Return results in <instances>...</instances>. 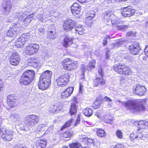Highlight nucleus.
<instances>
[{
	"label": "nucleus",
	"mask_w": 148,
	"mask_h": 148,
	"mask_svg": "<svg viewBox=\"0 0 148 148\" xmlns=\"http://www.w3.org/2000/svg\"><path fill=\"white\" fill-rule=\"evenodd\" d=\"M117 101L119 102H121L119 100H118ZM121 102L125 105L127 109L132 111L133 110V112L141 111L145 109L144 106L138 100H130L126 102Z\"/></svg>",
	"instance_id": "obj_1"
},
{
	"label": "nucleus",
	"mask_w": 148,
	"mask_h": 148,
	"mask_svg": "<svg viewBox=\"0 0 148 148\" xmlns=\"http://www.w3.org/2000/svg\"><path fill=\"white\" fill-rule=\"evenodd\" d=\"M14 132L6 128L0 127V138H2L5 141L11 140L14 137Z\"/></svg>",
	"instance_id": "obj_2"
},
{
	"label": "nucleus",
	"mask_w": 148,
	"mask_h": 148,
	"mask_svg": "<svg viewBox=\"0 0 148 148\" xmlns=\"http://www.w3.org/2000/svg\"><path fill=\"white\" fill-rule=\"evenodd\" d=\"M39 121V117L36 115H29L26 116L25 118V124L28 127H33Z\"/></svg>",
	"instance_id": "obj_3"
},
{
	"label": "nucleus",
	"mask_w": 148,
	"mask_h": 148,
	"mask_svg": "<svg viewBox=\"0 0 148 148\" xmlns=\"http://www.w3.org/2000/svg\"><path fill=\"white\" fill-rule=\"evenodd\" d=\"M31 41L30 35L28 33L23 34L15 42V45L16 47L19 48L23 45L29 43Z\"/></svg>",
	"instance_id": "obj_4"
},
{
	"label": "nucleus",
	"mask_w": 148,
	"mask_h": 148,
	"mask_svg": "<svg viewBox=\"0 0 148 148\" xmlns=\"http://www.w3.org/2000/svg\"><path fill=\"white\" fill-rule=\"evenodd\" d=\"M69 76L68 74L65 73L58 77L56 79L58 85L63 87L66 85L69 81Z\"/></svg>",
	"instance_id": "obj_5"
},
{
	"label": "nucleus",
	"mask_w": 148,
	"mask_h": 148,
	"mask_svg": "<svg viewBox=\"0 0 148 148\" xmlns=\"http://www.w3.org/2000/svg\"><path fill=\"white\" fill-rule=\"evenodd\" d=\"M98 72L99 75L102 78L98 77L96 78L94 80V85L95 86H97L99 84L101 85H104L105 84V80L103 79V72L102 68V66L99 65L98 66Z\"/></svg>",
	"instance_id": "obj_6"
},
{
	"label": "nucleus",
	"mask_w": 148,
	"mask_h": 148,
	"mask_svg": "<svg viewBox=\"0 0 148 148\" xmlns=\"http://www.w3.org/2000/svg\"><path fill=\"white\" fill-rule=\"evenodd\" d=\"M39 49L38 45L35 43L31 44L26 47L25 52L27 54L32 55L36 53Z\"/></svg>",
	"instance_id": "obj_7"
},
{
	"label": "nucleus",
	"mask_w": 148,
	"mask_h": 148,
	"mask_svg": "<svg viewBox=\"0 0 148 148\" xmlns=\"http://www.w3.org/2000/svg\"><path fill=\"white\" fill-rule=\"evenodd\" d=\"M76 24V22L71 19H68L64 22L63 28L66 31H69L75 27Z\"/></svg>",
	"instance_id": "obj_8"
},
{
	"label": "nucleus",
	"mask_w": 148,
	"mask_h": 148,
	"mask_svg": "<svg viewBox=\"0 0 148 148\" xmlns=\"http://www.w3.org/2000/svg\"><path fill=\"white\" fill-rule=\"evenodd\" d=\"M18 23H13V26L8 30L7 33V36L12 37L19 33L18 30L20 26L18 25Z\"/></svg>",
	"instance_id": "obj_9"
},
{
	"label": "nucleus",
	"mask_w": 148,
	"mask_h": 148,
	"mask_svg": "<svg viewBox=\"0 0 148 148\" xmlns=\"http://www.w3.org/2000/svg\"><path fill=\"white\" fill-rule=\"evenodd\" d=\"M129 48L130 53L134 55L139 54L141 49L139 43L136 42L134 45L130 46Z\"/></svg>",
	"instance_id": "obj_10"
},
{
	"label": "nucleus",
	"mask_w": 148,
	"mask_h": 148,
	"mask_svg": "<svg viewBox=\"0 0 148 148\" xmlns=\"http://www.w3.org/2000/svg\"><path fill=\"white\" fill-rule=\"evenodd\" d=\"M20 60L18 54L17 52H14L10 56L9 62L12 65L17 66Z\"/></svg>",
	"instance_id": "obj_11"
},
{
	"label": "nucleus",
	"mask_w": 148,
	"mask_h": 148,
	"mask_svg": "<svg viewBox=\"0 0 148 148\" xmlns=\"http://www.w3.org/2000/svg\"><path fill=\"white\" fill-rule=\"evenodd\" d=\"M134 10H132V7L131 6H128L124 8L121 12V14L123 16L130 17L134 14Z\"/></svg>",
	"instance_id": "obj_12"
},
{
	"label": "nucleus",
	"mask_w": 148,
	"mask_h": 148,
	"mask_svg": "<svg viewBox=\"0 0 148 148\" xmlns=\"http://www.w3.org/2000/svg\"><path fill=\"white\" fill-rule=\"evenodd\" d=\"M133 90H134V92L135 93L140 95H144L147 90L145 87L140 85H137L135 88L134 87Z\"/></svg>",
	"instance_id": "obj_13"
},
{
	"label": "nucleus",
	"mask_w": 148,
	"mask_h": 148,
	"mask_svg": "<svg viewBox=\"0 0 148 148\" xmlns=\"http://www.w3.org/2000/svg\"><path fill=\"white\" fill-rule=\"evenodd\" d=\"M143 135L139 130H137L130 134V139L132 140H134V139L139 140L141 139L143 136Z\"/></svg>",
	"instance_id": "obj_14"
},
{
	"label": "nucleus",
	"mask_w": 148,
	"mask_h": 148,
	"mask_svg": "<svg viewBox=\"0 0 148 148\" xmlns=\"http://www.w3.org/2000/svg\"><path fill=\"white\" fill-rule=\"evenodd\" d=\"M71 11L74 15L79 14L81 10V7L77 3H74L71 7Z\"/></svg>",
	"instance_id": "obj_15"
},
{
	"label": "nucleus",
	"mask_w": 148,
	"mask_h": 148,
	"mask_svg": "<svg viewBox=\"0 0 148 148\" xmlns=\"http://www.w3.org/2000/svg\"><path fill=\"white\" fill-rule=\"evenodd\" d=\"M73 88L72 87H69L67 88L66 90L64 91L61 94V97L66 99L70 96L73 91Z\"/></svg>",
	"instance_id": "obj_16"
},
{
	"label": "nucleus",
	"mask_w": 148,
	"mask_h": 148,
	"mask_svg": "<svg viewBox=\"0 0 148 148\" xmlns=\"http://www.w3.org/2000/svg\"><path fill=\"white\" fill-rule=\"evenodd\" d=\"M32 79L22 75L20 79V82L21 85H28L31 82Z\"/></svg>",
	"instance_id": "obj_17"
},
{
	"label": "nucleus",
	"mask_w": 148,
	"mask_h": 148,
	"mask_svg": "<svg viewBox=\"0 0 148 148\" xmlns=\"http://www.w3.org/2000/svg\"><path fill=\"white\" fill-rule=\"evenodd\" d=\"M3 8L4 12L5 13H9L10 11L12 8V5L9 0H8L4 4H3Z\"/></svg>",
	"instance_id": "obj_18"
},
{
	"label": "nucleus",
	"mask_w": 148,
	"mask_h": 148,
	"mask_svg": "<svg viewBox=\"0 0 148 148\" xmlns=\"http://www.w3.org/2000/svg\"><path fill=\"white\" fill-rule=\"evenodd\" d=\"M77 103L76 100L75 99L71 103L70 113L71 116L75 115L77 112V106L76 105Z\"/></svg>",
	"instance_id": "obj_19"
},
{
	"label": "nucleus",
	"mask_w": 148,
	"mask_h": 148,
	"mask_svg": "<svg viewBox=\"0 0 148 148\" xmlns=\"http://www.w3.org/2000/svg\"><path fill=\"white\" fill-rule=\"evenodd\" d=\"M46 145L47 141L45 139L38 140L36 144L37 148H45Z\"/></svg>",
	"instance_id": "obj_20"
},
{
	"label": "nucleus",
	"mask_w": 148,
	"mask_h": 148,
	"mask_svg": "<svg viewBox=\"0 0 148 148\" xmlns=\"http://www.w3.org/2000/svg\"><path fill=\"white\" fill-rule=\"evenodd\" d=\"M35 15V14L34 13H33L30 14V15L28 16L27 18H25L22 21H21L20 22L18 21L17 23H18V25L22 24L23 23H24L25 24H27L29 23L31 21H32V18L33 17H34V16Z\"/></svg>",
	"instance_id": "obj_21"
},
{
	"label": "nucleus",
	"mask_w": 148,
	"mask_h": 148,
	"mask_svg": "<svg viewBox=\"0 0 148 148\" xmlns=\"http://www.w3.org/2000/svg\"><path fill=\"white\" fill-rule=\"evenodd\" d=\"M52 75V72L49 71H46L42 73L40 78L42 79H51Z\"/></svg>",
	"instance_id": "obj_22"
},
{
	"label": "nucleus",
	"mask_w": 148,
	"mask_h": 148,
	"mask_svg": "<svg viewBox=\"0 0 148 148\" xmlns=\"http://www.w3.org/2000/svg\"><path fill=\"white\" fill-rule=\"evenodd\" d=\"M125 67V65L124 64L122 65L121 64H119V65H115L114 66V68L115 71L118 73L122 74L123 71V69H124Z\"/></svg>",
	"instance_id": "obj_23"
},
{
	"label": "nucleus",
	"mask_w": 148,
	"mask_h": 148,
	"mask_svg": "<svg viewBox=\"0 0 148 148\" xmlns=\"http://www.w3.org/2000/svg\"><path fill=\"white\" fill-rule=\"evenodd\" d=\"M22 75L32 80L34 77L35 73L34 71L32 70H27L25 71Z\"/></svg>",
	"instance_id": "obj_24"
},
{
	"label": "nucleus",
	"mask_w": 148,
	"mask_h": 148,
	"mask_svg": "<svg viewBox=\"0 0 148 148\" xmlns=\"http://www.w3.org/2000/svg\"><path fill=\"white\" fill-rule=\"evenodd\" d=\"M73 43L72 39L68 37H65L64 39L63 45L64 47H67Z\"/></svg>",
	"instance_id": "obj_25"
},
{
	"label": "nucleus",
	"mask_w": 148,
	"mask_h": 148,
	"mask_svg": "<svg viewBox=\"0 0 148 148\" xmlns=\"http://www.w3.org/2000/svg\"><path fill=\"white\" fill-rule=\"evenodd\" d=\"M146 121H141L137 122H135L134 123V125L139 128L144 129L145 128Z\"/></svg>",
	"instance_id": "obj_26"
},
{
	"label": "nucleus",
	"mask_w": 148,
	"mask_h": 148,
	"mask_svg": "<svg viewBox=\"0 0 148 148\" xmlns=\"http://www.w3.org/2000/svg\"><path fill=\"white\" fill-rule=\"evenodd\" d=\"M18 19L22 21L25 18H27L28 16L30 15L29 12L27 11H25L24 12H21L18 14Z\"/></svg>",
	"instance_id": "obj_27"
},
{
	"label": "nucleus",
	"mask_w": 148,
	"mask_h": 148,
	"mask_svg": "<svg viewBox=\"0 0 148 148\" xmlns=\"http://www.w3.org/2000/svg\"><path fill=\"white\" fill-rule=\"evenodd\" d=\"M38 86L40 89L44 90L48 87L47 85L46 86V83L42 79L40 78V81L38 84Z\"/></svg>",
	"instance_id": "obj_28"
},
{
	"label": "nucleus",
	"mask_w": 148,
	"mask_h": 148,
	"mask_svg": "<svg viewBox=\"0 0 148 148\" xmlns=\"http://www.w3.org/2000/svg\"><path fill=\"white\" fill-rule=\"evenodd\" d=\"M122 75H131L132 73V71L130 68H129L127 66L125 65L124 69H123V71Z\"/></svg>",
	"instance_id": "obj_29"
},
{
	"label": "nucleus",
	"mask_w": 148,
	"mask_h": 148,
	"mask_svg": "<svg viewBox=\"0 0 148 148\" xmlns=\"http://www.w3.org/2000/svg\"><path fill=\"white\" fill-rule=\"evenodd\" d=\"M74 32L77 33L80 35L83 34L84 30L83 28L81 26H77L75 29Z\"/></svg>",
	"instance_id": "obj_30"
},
{
	"label": "nucleus",
	"mask_w": 148,
	"mask_h": 148,
	"mask_svg": "<svg viewBox=\"0 0 148 148\" xmlns=\"http://www.w3.org/2000/svg\"><path fill=\"white\" fill-rule=\"evenodd\" d=\"M83 113L86 116H90L92 114V110L90 108H87L83 110Z\"/></svg>",
	"instance_id": "obj_31"
},
{
	"label": "nucleus",
	"mask_w": 148,
	"mask_h": 148,
	"mask_svg": "<svg viewBox=\"0 0 148 148\" xmlns=\"http://www.w3.org/2000/svg\"><path fill=\"white\" fill-rule=\"evenodd\" d=\"M73 133V132L71 130H69L65 132L63 134V137L65 138H69L71 137Z\"/></svg>",
	"instance_id": "obj_32"
},
{
	"label": "nucleus",
	"mask_w": 148,
	"mask_h": 148,
	"mask_svg": "<svg viewBox=\"0 0 148 148\" xmlns=\"http://www.w3.org/2000/svg\"><path fill=\"white\" fill-rule=\"evenodd\" d=\"M70 148H82L81 144L79 142L74 143L70 144Z\"/></svg>",
	"instance_id": "obj_33"
},
{
	"label": "nucleus",
	"mask_w": 148,
	"mask_h": 148,
	"mask_svg": "<svg viewBox=\"0 0 148 148\" xmlns=\"http://www.w3.org/2000/svg\"><path fill=\"white\" fill-rule=\"evenodd\" d=\"M47 127L46 125L44 124H40L37 127V130L39 132H43Z\"/></svg>",
	"instance_id": "obj_34"
},
{
	"label": "nucleus",
	"mask_w": 148,
	"mask_h": 148,
	"mask_svg": "<svg viewBox=\"0 0 148 148\" xmlns=\"http://www.w3.org/2000/svg\"><path fill=\"white\" fill-rule=\"evenodd\" d=\"M113 14L112 12L110 11H107L102 15V17L105 19L107 20Z\"/></svg>",
	"instance_id": "obj_35"
},
{
	"label": "nucleus",
	"mask_w": 148,
	"mask_h": 148,
	"mask_svg": "<svg viewBox=\"0 0 148 148\" xmlns=\"http://www.w3.org/2000/svg\"><path fill=\"white\" fill-rule=\"evenodd\" d=\"M39 64L36 60H30L29 61L28 65L30 66H33L34 67H36L39 66Z\"/></svg>",
	"instance_id": "obj_36"
},
{
	"label": "nucleus",
	"mask_w": 148,
	"mask_h": 148,
	"mask_svg": "<svg viewBox=\"0 0 148 148\" xmlns=\"http://www.w3.org/2000/svg\"><path fill=\"white\" fill-rule=\"evenodd\" d=\"M102 102L103 101L101 100H99V101L97 100L94 103L93 105V107L95 109L98 108L100 107Z\"/></svg>",
	"instance_id": "obj_37"
},
{
	"label": "nucleus",
	"mask_w": 148,
	"mask_h": 148,
	"mask_svg": "<svg viewBox=\"0 0 148 148\" xmlns=\"http://www.w3.org/2000/svg\"><path fill=\"white\" fill-rule=\"evenodd\" d=\"M85 22L87 26L90 27L92 25L93 20L92 18H90V17H87L85 20Z\"/></svg>",
	"instance_id": "obj_38"
},
{
	"label": "nucleus",
	"mask_w": 148,
	"mask_h": 148,
	"mask_svg": "<svg viewBox=\"0 0 148 148\" xmlns=\"http://www.w3.org/2000/svg\"><path fill=\"white\" fill-rule=\"evenodd\" d=\"M56 36V34L54 32L52 33V34H47V38L50 40H53Z\"/></svg>",
	"instance_id": "obj_39"
},
{
	"label": "nucleus",
	"mask_w": 148,
	"mask_h": 148,
	"mask_svg": "<svg viewBox=\"0 0 148 148\" xmlns=\"http://www.w3.org/2000/svg\"><path fill=\"white\" fill-rule=\"evenodd\" d=\"M124 42L123 40H120L116 43L114 44H112V46L113 48H117L119 47L121 45H122Z\"/></svg>",
	"instance_id": "obj_40"
},
{
	"label": "nucleus",
	"mask_w": 148,
	"mask_h": 148,
	"mask_svg": "<svg viewBox=\"0 0 148 148\" xmlns=\"http://www.w3.org/2000/svg\"><path fill=\"white\" fill-rule=\"evenodd\" d=\"M105 131L101 129L99 130L97 132V135L101 137H105Z\"/></svg>",
	"instance_id": "obj_41"
},
{
	"label": "nucleus",
	"mask_w": 148,
	"mask_h": 148,
	"mask_svg": "<svg viewBox=\"0 0 148 148\" xmlns=\"http://www.w3.org/2000/svg\"><path fill=\"white\" fill-rule=\"evenodd\" d=\"M16 97L12 95H10L7 97V102H11V101H16Z\"/></svg>",
	"instance_id": "obj_42"
},
{
	"label": "nucleus",
	"mask_w": 148,
	"mask_h": 148,
	"mask_svg": "<svg viewBox=\"0 0 148 148\" xmlns=\"http://www.w3.org/2000/svg\"><path fill=\"white\" fill-rule=\"evenodd\" d=\"M120 23V20L118 18H115L111 21V23L113 25H115V26H117Z\"/></svg>",
	"instance_id": "obj_43"
},
{
	"label": "nucleus",
	"mask_w": 148,
	"mask_h": 148,
	"mask_svg": "<svg viewBox=\"0 0 148 148\" xmlns=\"http://www.w3.org/2000/svg\"><path fill=\"white\" fill-rule=\"evenodd\" d=\"M9 117L11 119L14 121H15V119L17 120L19 118V115L16 114H12L11 113L10 114Z\"/></svg>",
	"instance_id": "obj_44"
},
{
	"label": "nucleus",
	"mask_w": 148,
	"mask_h": 148,
	"mask_svg": "<svg viewBox=\"0 0 148 148\" xmlns=\"http://www.w3.org/2000/svg\"><path fill=\"white\" fill-rule=\"evenodd\" d=\"M71 67V62H70L67 63L66 64H64L63 66V68L66 70L70 71L72 70V67Z\"/></svg>",
	"instance_id": "obj_45"
},
{
	"label": "nucleus",
	"mask_w": 148,
	"mask_h": 148,
	"mask_svg": "<svg viewBox=\"0 0 148 148\" xmlns=\"http://www.w3.org/2000/svg\"><path fill=\"white\" fill-rule=\"evenodd\" d=\"M95 61L94 60H92V61L90 62L88 66L87 67L88 68V69L89 70L90 69L95 68Z\"/></svg>",
	"instance_id": "obj_46"
},
{
	"label": "nucleus",
	"mask_w": 148,
	"mask_h": 148,
	"mask_svg": "<svg viewBox=\"0 0 148 148\" xmlns=\"http://www.w3.org/2000/svg\"><path fill=\"white\" fill-rule=\"evenodd\" d=\"M17 100L15 101H11V102H7V103L9 106L12 108L16 105L17 104Z\"/></svg>",
	"instance_id": "obj_47"
},
{
	"label": "nucleus",
	"mask_w": 148,
	"mask_h": 148,
	"mask_svg": "<svg viewBox=\"0 0 148 148\" xmlns=\"http://www.w3.org/2000/svg\"><path fill=\"white\" fill-rule=\"evenodd\" d=\"M56 111V107L55 105L51 106L49 108V113L55 112Z\"/></svg>",
	"instance_id": "obj_48"
},
{
	"label": "nucleus",
	"mask_w": 148,
	"mask_h": 148,
	"mask_svg": "<svg viewBox=\"0 0 148 148\" xmlns=\"http://www.w3.org/2000/svg\"><path fill=\"white\" fill-rule=\"evenodd\" d=\"M110 40V37L109 36H107L103 39V44L104 46H106L107 43L108 41Z\"/></svg>",
	"instance_id": "obj_49"
},
{
	"label": "nucleus",
	"mask_w": 148,
	"mask_h": 148,
	"mask_svg": "<svg viewBox=\"0 0 148 148\" xmlns=\"http://www.w3.org/2000/svg\"><path fill=\"white\" fill-rule=\"evenodd\" d=\"M116 135L118 138L120 139L122 138L123 133L121 130H117L116 132Z\"/></svg>",
	"instance_id": "obj_50"
},
{
	"label": "nucleus",
	"mask_w": 148,
	"mask_h": 148,
	"mask_svg": "<svg viewBox=\"0 0 148 148\" xmlns=\"http://www.w3.org/2000/svg\"><path fill=\"white\" fill-rule=\"evenodd\" d=\"M72 69H76L78 66V63L76 62H71Z\"/></svg>",
	"instance_id": "obj_51"
},
{
	"label": "nucleus",
	"mask_w": 148,
	"mask_h": 148,
	"mask_svg": "<svg viewBox=\"0 0 148 148\" xmlns=\"http://www.w3.org/2000/svg\"><path fill=\"white\" fill-rule=\"evenodd\" d=\"M71 122L72 120H71L66 122L65 125L62 127L61 128V130H62L65 128L69 126L71 123Z\"/></svg>",
	"instance_id": "obj_52"
},
{
	"label": "nucleus",
	"mask_w": 148,
	"mask_h": 148,
	"mask_svg": "<svg viewBox=\"0 0 148 148\" xmlns=\"http://www.w3.org/2000/svg\"><path fill=\"white\" fill-rule=\"evenodd\" d=\"M53 129V126L51 125L49 127L47 130L45 132V133H50L51 132L52 130Z\"/></svg>",
	"instance_id": "obj_53"
},
{
	"label": "nucleus",
	"mask_w": 148,
	"mask_h": 148,
	"mask_svg": "<svg viewBox=\"0 0 148 148\" xmlns=\"http://www.w3.org/2000/svg\"><path fill=\"white\" fill-rule=\"evenodd\" d=\"M104 118V121L106 123H111L112 122V121H113L112 119L109 118H106L105 117Z\"/></svg>",
	"instance_id": "obj_54"
},
{
	"label": "nucleus",
	"mask_w": 148,
	"mask_h": 148,
	"mask_svg": "<svg viewBox=\"0 0 148 148\" xmlns=\"http://www.w3.org/2000/svg\"><path fill=\"white\" fill-rule=\"evenodd\" d=\"M128 27V25H122L119 27L120 29L121 30H125Z\"/></svg>",
	"instance_id": "obj_55"
},
{
	"label": "nucleus",
	"mask_w": 148,
	"mask_h": 148,
	"mask_svg": "<svg viewBox=\"0 0 148 148\" xmlns=\"http://www.w3.org/2000/svg\"><path fill=\"white\" fill-rule=\"evenodd\" d=\"M69 61L70 59H69L67 58L65 59L62 62V64L64 66V64H66L67 63L70 62H69Z\"/></svg>",
	"instance_id": "obj_56"
},
{
	"label": "nucleus",
	"mask_w": 148,
	"mask_h": 148,
	"mask_svg": "<svg viewBox=\"0 0 148 148\" xmlns=\"http://www.w3.org/2000/svg\"><path fill=\"white\" fill-rule=\"evenodd\" d=\"M46 83V86L47 85L48 86L51 84V79H48L47 80L45 79H42Z\"/></svg>",
	"instance_id": "obj_57"
},
{
	"label": "nucleus",
	"mask_w": 148,
	"mask_h": 148,
	"mask_svg": "<svg viewBox=\"0 0 148 148\" xmlns=\"http://www.w3.org/2000/svg\"><path fill=\"white\" fill-rule=\"evenodd\" d=\"M39 32L40 34H43L45 31V29L42 27H40L38 29Z\"/></svg>",
	"instance_id": "obj_58"
},
{
	"label": "nucleus",
	"mask_w": 148,
	"mask_h": 148,
	"mask_svg": "<svg viewBox=\"0 0 148 148\" xmlns=\"http://www.w3.org/2000/svg\"><path fill=\"white\" fill-rule=\"evenodd\" d=\"M124 146L121 144H118L115 145L113 148H124Z\"/></svg>",
	"instance_id": "obj_59"
},
{
	"label": "nucleus",
	"mask_w": 148,
	"mask_h": 148,
	"mask_svg": "<svg viewBox=\"0 0 148 148\" xmlns=\"http://www.w3.org/2000/svg\"><path fill=\"white\" fill-rule=\"evenodd\" d=\"M90 15L88 17H90V18H93L95 15V13L94 11H91L90 13Z\"/></svg>",
	"instance_id": "obj_60"
},
{
	"label": "nucleus",
	"mask_w": 148,
	"mask_h": 148,
	"mask_svg": "<svg viewBox=\"0 0 148 148\" xmlns=\"http://www.w3.org/2000/svg\"><path fill=\"white\" fill-rule=\"evenodd\" d=\"M85 140L87 141L89 143H92L93 142V140L91 138H85Z\"/></svg>",
	"instance_id": "obj_61"
},
{
	"label": "nucleus",
	"mask_w": 148,
	"mask_h": 148,
	"mask_svg": "<svg viewBox=\"0 0 148 148\" xmlns=\"http://www.w3.org/2000/svg\"><path fill=\"white\" fill-rule=\"evenodd\" d=\"M3 84L2 81L0 79V92L3 88Z\"/></svg>",
	"instance_id": "obj_62"
},
{
	"label": "nucleus",
	"mask_w": 148,
	"mask_h": 148,
	"mask_svg": "<svg viewBox=\"0 0 148 148\" xmlns=\"http://www.w3.org/2000/svg\"><path fill=\"white\" fill-rule=\"evenodd\" d=\"M37 18L39 20L41 21L42 22L43 21V18L42 16V15H39L37 17Z\"/></svg>",
	"instance_id": "obj_63"
},
{
	"label": "nucleus",
	"mask_w": 148,
	"mask_h": 148,
	"mask_svg": "<svg viewBox=\"0 0 148 148\" xmlns=\"http://www.w3.org/2000/svg\"><path fill=\"white\" fill-rule=\"evenodd\" d=\"M145 29L148 31L147 35L148 36V21L146 22L145 23Z\"/></svg>",
	"instance_id": "obj_64"
}]
</instances>
